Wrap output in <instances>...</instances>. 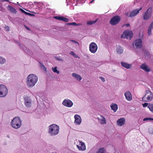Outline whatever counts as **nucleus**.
I'll return each mask as SVG.
<instances>
[{"label":"nucleus","instance_id":"nucleus-31","mask_svg":"<svg viewBox=\"0 0 153 153\" xmlns=\"http://www.w3.org/2000/svg\"><path fill=\"white\" fill-rule=\"evenodd\" d=\"M57 67H55L54 68H52V70L54 72L56 73L57 74H59V71L57 70Z\"/></svg>","mask_w":153,"mask_h":153},{"label":"nucleus","instance_id":"nucleus-42","mask_svg":"<svg viewBox=\"0 0 153 153\" xmlns=\"http://www.w3.org/2000/svg\"><path fill=\"white\" fill-rule=\"evenodd\" d=\"M129 12H127V13H125V15H126V16L129 17Z\"/></svg>","mask_w":153,"mask_h":153},{"label":"nucleus","instance_id":"nucleus-24","mask_svg":"<svg viewBox=\"0 0 153 153\" xmlns=\"http://www.w3.org/2000/svg\"><path fill=\"white\" fill-rule=\"evenodd\" d=\"M121 64L123 67L127 69L129 68L131 66V65L123 62H121Z\"/></svg>","mask_w":153,"mask_h":153},{"label":"nucleus","instance_id":"nucleus-19","mask_svg":"<svg viewBox=\"0 0 153 153\" xmlns=\"http://www.w3.org/2000/svg\"><path fill=\"white\" fill-rule=\"evenodd\" d=\"M125 122V120L124 118H121L117 121V124L121 126L124 124Z\"/></svg>","mask_w":153,"mask_h":153},{"label":"nucleus","instance_id":"nucleus-13","mask_svg":"<svg viewBox=\"0 0 153 153\" xmlns=\"http://www.w3.org/2000/svg\"><path fill=\"white\" fill-rule=\"evenodd\" d=\"M80 144L77 145L76 146L78 149L81 151H84L86 150V146L84 142L79 141Z\"/></svg>","mask_w":153,"mask_h":153},{"label":"nucleus","instance_id":"nucleus-33","mask_svg":"<svg viewBox=\"0 0 153 153\" xmlns=\"http://www.w3.org/2000/svg\"><path fill=\"white\" fill-rule=\"evenodd\" d=\"M147 120H151L153 121V118H145L143 119V121H146Z\"/></svg>","mask_w":153,"mask_h":153},{"label":"nucleus","instance_id":"nucleus-14","mask_svg":"<svg viewBox=\"0 0 153 153\" xmlns=\"http://www.w3.org/2000/svg\"><path fill=\"white\" fill-rule=\"evenodd\" d=\"M142 9V7H141L139 9H135L133 10L130 13L129 17H132L136 16Z\"/></svg>","mask_w":153,"mask_h":153},{"label":"nucleus","instance_id":"nucleus-7","mask_svg":"<svg viewBox=\"0 0 153 153\" xmlns=\"http://www.w3.org/2000/svg\"><path fill=\"white\" fill-rule=\"evenodd\" d=\"M152 13V8L149 7L143 14V17L144 20L148 19L151 17Z\"/></svg>","mask_w":153,"mask_h":153},{"label":"nucleus","instance_id":"nucleus-23","mask_svg":"<svg viewBox=\"0 0 153 153\" xmlns=\"http://www.w3.org/2000/svg\"><path fill=\"white\" fill-rule=\"evenodd\" d=\"M73 77L75 78L77 80L80 81L82 79V78L78 74H77L76 73L72 74Z\"/></svg>","mask_w":153,"mask_h":153},{"label":"nucleus","instance_id":"nucleus-20","mask_svg":"<svg viewBox=\"0 0 153 153\" xmlns=\"http://www.w3.org/2000/svg\"><path fill=\"white\" fill-rule=\"evenodd\" d=\"M110 107L114 112H115L118 109V106L117 105L114 103H112L110 105Z\"/></svg>","mask_w":153,"mask_h":153},{"label":"nucleus","instance_id":"nucleus-6","mask_svg":"<svg viewBox=\"0 0 153 153\" xmlns=\"http://www.w3.org/2000/svg\"><path fill=\"white\" fill-rule=\"evenodd\" d=\"M132 35L133 33L131 31L126 30L123 32L121 37V38L129 39H130L132 37Z\"/></svg>","mask_w":153,"mask_h":153},{"label":"nucleus","instance_id":"nucleus-27","mask_svg":"<svg viewBox=\"0 0 153 153\" xmlns=\"http://www.w3.org/2000/svg\"><path fill=\"white\" fill-rule=\"evenodd\" d=\"M148 108L149 109L150 111L153 113V104H149L148 106Z\"/></svg>","mask_w":153,"mask_h":153},{"label":"nucleus","instance_id":"nucleus-28","mask_svg":"<svg viewBox=\"0 0 153 153\" xmlns=\"http://www.w3.org/2000/svg\"><path fill=\"white\" fill-rule=\"evenodd\" d=\"M5 61L6 60L5 59L0 56V64H4L5 62Z\"/></svg>","mask_w":153,"mask_h":153},{"label":"nucleus","instance_id":"nucleus-26","mask_svg":"<svg viewBox=\"0 0 153 153\" xmlns=\"http://www.w3.org/2000/svg\"><path fill=\"white\" fill-rule=\"evenodd\" d=\"M97 21V19L94 21H89L87 22V25H91L96 22Z\"/></svg>","mask_w":153,"mask_h":153},{"label":"nucleus","instance_id":"nucleus-22","mask_svg":"<svg viewBox=\"0 0 153 153\" xmlns=\"http://www.w3.org/2000/svg\"><path fill=\"white\" fill-rule=\"evenodd\" d=\"M8 7L11 13H13L14 14H16L17 13V11L16 9L11 6L8 5Z\"/></svg>","mask_w":153,"mask_h":153},{"label":"nucleus","instance_id":"nucleus-9","mask_svg":"<svg viewBox=\"0 0 153 153\" xmlns=\"http://www.w3.org/2000/svg\"><path fill=\"white\" fill-rule=\"evenodd\" d=\"M98 49V47L95 43L91 42L89 45V51L93 53H95Z\"/></svg>","mask_w":153,"mask_h":153},{"label":"nucleus","instance_id":"nucleus-47","mask_svg":"<svg viewBox=\"0 0 153 153\" xmlns=\"http://www.w3.org/2000/svg\"><path fill=\"white\" fill-rule=\"evenodd\" d=\"M4 1H6L9 2V0H4Z\"/></svg>","mask_w":153,"mask_h":153},{"label":"nucleus","instance_id":"nucleus-3","mask_svg":"<svg viewBox=\"0 0 153 153\" xmlns=\"http://www.w3.org/2000/svg\"><path fill=\"white\" fill-rule=\"evenodd\" d=\"M11 125L14 128L17 129L21 125V121L19 117H14L12 120Z\"/></svg>","mask_w":153,"mask_h":153},{"label":"nucleus","instance_id":"nucleus-46","mask_svg":"<svg viewBox=\"0 0 153 153\" xmlns=\"http://www.w3.org/2000/svg\"><path fill=\"white\" fill-rule=\"evenodd\" d=\"M94 1V0H92V1L90 2V3H92Z\"/></svg>","mask_w":153,"mask_h":153},{"label":"nucleus","instance_id":"nucleus-40","mask_svg":"<svg viewBox=\"0 0 153 153\" xmlns=\"http://www.w3.org/2000/svg\"><path fill=\"white\" fill-rule=\"evenodd\" d=\"M71 41L73 42H74L75 43H77V44H79L78 42H77V41H76L74 40H71Z\"/></svg>","mask_w":153,"mask_h":153},{"label":"nucleus","instance_id":"nucleus-36","mask_svg":"<svg viewBox=\"0 0 153 153\" xmlns=\"http://www.w3.org/2000/svg\"><path fill=\"white\" fill-rule=\"evenodd\" d=\"M70 54L74 56H76V55L75 54V53L73 51H71L70 52Z\"/></svg>","mask_w":153,"mask_h":153},{"label":"nucleus","instance_id":"nucleus-4","mask_svg":"<svg viewBox=\"0 0 153 153\" xmlns=\"http://www.w3.org/2000/svg\"><path fill=\"white\" fill-rule=\"evenodd\" d=\"M153 98V94L149 90H146L144 96L142 98V100L144 102H149Z\"/></svg>","mask_w":153,"mask_h":153},{"label":"nucleus","instance_id":"nucleus-44","mask_svg":"<svg viewBox=\"0 0 153 153\" xmlns=\"http://www.w3.org/2000/svg\"><path fill=\"white\" fill-rule=\"evenodd\" d=\"M20 10L22 12L25 13V10H23L21 8H20Z\"/></svg>","mask_w":153,"mask_h":153},{"label":"nucleus","instance_id":"nucleus-30","mask_svg":"<svg viewBox=\"0 0 153 153\" xmlns=\"http://www.w3.org/2000/svg\"><path fill=\"white\" fill-rule=\"evenodd\" d=\"M66 24L68 25H71L73 26H78L79 25V24H77L75 22L67 23Z\"/></svg>","mask_w":153,"mask_h":153},{"label":"nucleus","instance_id":"nucleus-16","mask_svg":"<svg viewBox=\"0 0 153 153\" xmlns=\"http://www.w3.org/2000/svg\"><path fill=\"white\" fill-rule=\"evenodd\" d=\"M140 68L147 72H149L151 70L150 68L146 65L145 63L142 64L140 66Z\"/></svg>","mask_w":153,"mask_h":153},{"label":"nucleus","instance_id":"nucleus-52","mask_svg":"<svg viewBox=\"0 0 153 153\" xmlns=\"http://www.w3.org/2000/svg\"><path fill=\"white\" fill-rule=\"evenodd\" d=\"M152 1H153V0H152Z\"/></svg>","mask_w":153,"mask_h":153},{"label":"nucleus","instance_id":"nucleus-10","mask_svg":"<svg viewBox=\"0 0 153 153\" xmlns=\"http://www.w3.org/2000/svg\"><path fill=\"white\" fill-rule=\"evenodd\" d=\"M133 45L134 46L135 48L137 49L141 48L142 47V43L141 39H139L135 40L133 43Z\"/></svg>","mask_w":153,"mask_h":153},{"label":"nucleus","instance_id":"nucleus-15","mask_svg":"<svg viewBox=\"0 0 153 153\" xmlns=\"http://www.w3.org/2000/svg\"><path fill=\"white\" fill-rule=\"evenodd\" d=\"M74 118L75 119L74 123L77 125H80L82 122L81 118L79 115L76 114L74 116Z\"/></svg>","mask_w":153,"mask_h":153},{"label":"nucleus","instance_id":"nucleus-17","mask_svg":"<svg viewBox=\"0 0 153 153\" xmlns=\"http://www.w3.org/2000/svg\"><path fill=\"white\" fill-rule=\"evenodd\" d=\"M124 95L126 100L128 101H130L132 100V95L129 91H128L125 93Z\"/></svg>","mask_w":153,"mask_h":153},{"label":"nucleus","instance_id":"nucleus-8","mask_svg":"<svg viewBox=\"0 0 153 153\" xmlns=\"http://www.w3.org/2000/svg\"><path fill=\"white\" fill-rule=\"evenodd\" d=\"M120 17L118 16L113 17L110 21V24L112 25H115L117 24L120 21Z\"/></svg>","mask_w":153,"mask_h":153},{"label":"nucleus","instance_id":"nucleus-12","mask_svg":"<svg viewBox=\"0 0 153 153\" xmlns=\"http://www.w3.org/2000/svg\"><path fill=\"white\" fill-rule=\"evenodd\" d=\"M62 104L65 106L71 107L72 106L73 104L71 100L68 99H65L62 102Z\"/></svg>","mask_w":153,"mask_h":153},{"label":"nucleus","instance_id":"nucleus-21","mask_svg":"<svg viewBox=\"0 0 153 153\" xmlns=\"http://www.w3.org/2000/svg\"><path fill=\"white\" fill-rule=\"evenodd\" d=\"M153 29V22L150 24L148 29V34L150 36L151 34V30Z\"/></svg>","mask_w":153,"mask_h":153},{"label":"nucleus","instance_id":"nucleus-50","mask_svg":"<svg viewBox=\"0 0 153 153\" xmlns=\"http://www.w3.org/2000/svg\"><path fill=\"white\" fill-rule=\"evenodd\" d=\"M52 153H57L56 152H53Z\"/></svg>","mask_w":153,"mask_h":153},{"label":"nucleus","instance_id":"nucleus-29","mask_svg":"<svg viewBox=\"0 0 153 153\" xmlns=\"http://www.w3.org/2000/svg\"><path fill=\"white\" fill-rule=\"evenodd\" d=\"M105 151V149L103 148H102L99 149L97 153H104Z\"/></svg>","mask_w":153,"mask_h":153},{"label":"nucleus","instance_id":"nucleus-39","mask_svg":"<svg viewBox=\"0 0 153 153\" xmlns=\"http://www.w3.org/2000/svg\"><path fill=\"white\" fill-rule=\"evenodd\" d=\"M5 28L6 29V30L7 31H8L10 30V28H9V27H8L7 26H6L5 27Z\"/></svg>","mask_w":153,"mask_h":153},{"label":"nucleus","instance_id":"nucleus-35","mask_svg":"<svg viewBox=\"0 0 153 153\" xmlns=\"http://www.w3.org/2000/svg\"><path fill=\"white\" fill-rule=\"evenodd\" d=\"M148 103H146V102H145L144 103H143V104L142 105H143V107H146L147 106H148Z\"/></svg>","mask_w":153,"mask_h":153},{"label":"nucleus","instance_id":"nucleus-25","mask_svg":"<svg viewBox=\"0 0 153 153\" xmlns=\"http://www.w3.org/2000/svg\"><path fill=\"white\" fill-rule=\"evenodd\" d=\"M116 51L117 52L120 54L122 53L123 52V49H122V48L120 46L117 47L116 49Z\"/></svg>","mask_w":153,"mask_h":153},{"label":"nucleus","instance_id":"nucleus-18","mask_svg":"<svg viewBox=\"0 0 153 153\" xmlns=\"http://www.w3.org/2000/svg\"><path fill=\"white\" fill-rule=\"evenodd\" d=\"M100 118H97L99 123L101 124H106V120L105 118L102 116H100Z\"/></svg>","mask_w":153,"mask_h":153},{"label":"nucleus","instance_id":"nucleus-37","mask_svg":"<svg viewBox=\"0 0 153 153\" xmlns=\"http://www.w3.org/2000/svg\"><path fill=\"white\" fill-rule=\"evenodd\" d=\"M25 14L27 15H29V16L32 15H33L32 14H30V13H27L26 11H25Z\"/></svg>","mask_w":153,"mask_h":153},{"label":"nucleus","instance_id":"nucleus-2","mask_svg":"<svg viewBox=\"0 0 153 153\" xmlns=\"http://www.w3.org/2000/svg\"><path fill=\"white\" fill-rule=\"evenodd\" d=\"M59 131V126L53 124L49 126V133L52 136L56 135L58 134Z\"/></svg>","mask_w":153,"mask_h":153},{"label":"nucleus","instance_id":"nucleus-49","mask_svg":"<svg viewBox=\"0 0 153 153\" xmlns=\"http://www.w3.org/2000/svg\"><path fill=\"white\" fill-rule=\"evenodd\" d=\"M0 2H4V0H0Z\"/></svg>","mask_w":153,"mask_h":153},{"label":"nucleus","instance_id":"nucleus-45","mask_svg":"<svg viewBox=\"0 0 153 153\" xmlns=\"http://www.w3.org/2000/svg\"><path fill=\"white\" fill-rule=\"evenodd\" d=\"M126 26V27H128L130 25H129V24H127L125 25H123L122 27H124V26Z\"/></svg>","mask_w":153,"mask_h":153},{"label":"nucleus","instance_id":"nucleus-34","mask_svg":"<svg viewBox=\"0 0 153 153\" xmlns=\"http://www.w3.org/2000/svg\"><path fill=\"white\" fill-rule=\"evenodd\" d=\"M53 18L59 20H61L62 16H54Z\"/></svg>","mask_w":153,"mask_h":153},{"label":"nucleus","instance_id":"nucleus-5","mask_svg":"<svg viewBox=\"0 0 153 153\" xmlns=\"http://www.w3.org/2000/svg\"><path fill=\"white\" fill-rule=\"evenodd\" d=\"M8 94V90L6 87L4 85H0V97H5Z\"/></svg>","mask_w":153,"mask_h":153},{"label":"nucleus","instance_id":"nucleus-51","mask_svg":"<svg viewBox=\"0 0 153 153\" xmlns=\"http://www.w3.org/2000/svg\"><path fill=\"white\" fill-rule=\"evenodd\" d=\"M0 11H1V9H0Z\"/></svg>","mask_w":153,"mask_h":153},{"label":"nucleus","instance_id":"nucleus-1","mask_svg":"<svg viewBox=\"0 0 153 153\" xmlns=\"http://www.w3.org/2000/svg\"><path fill=\"white\" fill-rule=\"evenodd\" d=\"M38 77L33 74L29 75L27 77V84L30 87L33 86L38 81Z\"/></svg>","mask_w":153,"mask_h":153},{"label":"nucleus","instance_id":"nucleus-11","mask_svg":"<svg viewBox=\"0 0 153 153\" xmlns=\"http://www.w3.org/2000/svg\"><path fill=\"white\" fill-rule=\"evenodd\" d=\"M25 104L27 107H30L31 105V100L30 97L26 96L24 97Z\"/></svg>","mask_w":153,"mask_h":153},{"label":"nucleus","instance_id":"nucleus-41","mask_svg":"<svg viewBox=\"0 0 153 153\" xmlns=\"http://www.w3.org/2000/svg\"><path fill=\"white\" fill-rule=\"evenodd\" d=\"M56 59L57 60H58L59 61H63V60L62 59L60 58H59L56 57Z\"/></svg>","mask_w":153,"mask_h":153},{"label":"nucleus","instance_id":"nucleus-38","mask_svg":"<svg viewBox=\"0 0 153 153\" xmlns=\"http://www.w3.org/2000/svg\"><path fill=\"white\" fill-rule=\"evenodd\" d=\"M100 78V79L102 80V81L103 82H104L105 81V79L102 77L100 76L99 77Z\"/></svg>","mask_w":153,"mask_h":153},{"label":"nucleus","instance_id":"nucleus-43","mask_svg":"<svg viewBox=\"0 0 153 153\" xmlns=\"http://www.w3.org/2000/svg\"><path fill=\"white\" fill-rule=\"evenodd\" d=\"M20 10L22 12L25 13V10H23L21 8H20Z\"/></svg>","mask_w":153,"mask_h":153},{"label":"nucleus","instance_id":"nucleus-32","mask_svg":"<svg viewBox=\"0 0 153 153\" xmlns=\"http://www.w3.org/2000/svg\"><path fill=\"white\" fill-rule=\"evenodd\" d=\"M61 21L67 22L69 21V19L67 18L62 16Z\"/></svg>","mask_w":153,"mask_h":153},{"label":"nucleus","instance_id":"nucleus-48","mask_svg":"<svg viewBox=\"0 0 153 153\" xmlns=\"http://www.w3.org/2000/svg\"><path fill=\"white\" fill-rule=\"evenodd\" d=\"M26 27V28L28 30H29L30 29L28 27Z\"/></svg>","mask_w":153,"mask_h":153}]
</instances>
